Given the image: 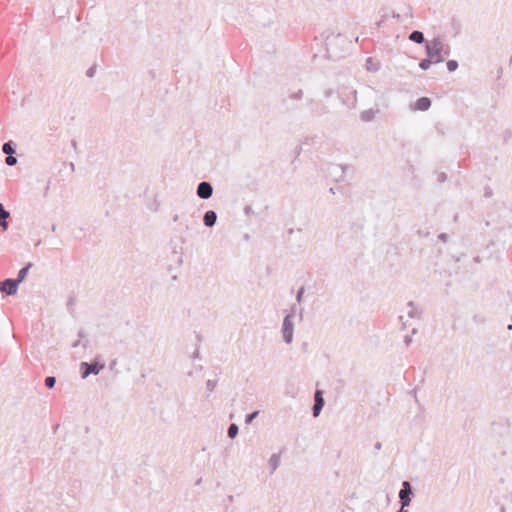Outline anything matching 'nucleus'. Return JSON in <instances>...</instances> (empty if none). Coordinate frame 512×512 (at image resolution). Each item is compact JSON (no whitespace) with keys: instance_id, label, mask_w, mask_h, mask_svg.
Here are the masks:
<instances>
[{"instance_id":"nucleus-1","label":"nucleus","mask_w":512,"mask_h":512,"mask_svg":"<svg viewBox=\"0 0 512 512\" xmlns=\"http://www.w3.org/2000/svg\"><path fill=\"white\" fill-rule=\"evenodd\" d=\"M325 42L327 54L333 60L343 58L350 50L351 42L340 33L327 35Z\"/></svg>"},{"instance_id":"nucleus-2","label":"nucleus","mask_w":512,"mask_h":512,"mask_svg":"<svg viewBox=\"0 0 512 512\" xmlns=\"http://www.w3.org/2000/svg\"><path fill=\"white\" fill-rule=\"evenodd\" d=\"M444 51V43L439 37H435L432 40L426 42L425 52L428 58H430L435 64L442 63L444 57L442 53Z\"/></svg>"},{"instance_id":"nucleus-3","label":"nucleus","mask_w":512,"mask_h":512,"mask_svg":"<svg viewBox=\"0 0 512 512\" xmlns=\"http://www.w3.org/2000/svg\"><path fill=\"white\" fill-rule=\"evenodd\" d=\"M297 311L296 306H293L291 308V313H288L283 320L282 324V337L286 344H290L293 341V334H294V322H293V314H295Z\"/></svg>"},{"instance_id":"nucleus-4","label":"nucleus","mask_w":512,"mask_h":512,"mask_svg":"<svg viewBox=\"0 0 512 512\" xmlns=\"http://www.w3.org/2000/svg\"><path fill=\"white\" fill-rule=\"evenodd\" d=\"M104 368V364H100L98 362H81L80 363V372L81 377L83 379L87 378L90 374L97 375Z\"/></svg>"},{"instance_id":"nucleus-5","label":"nucleus","mask_w":512,"mask_h":512,"mask_svg":"<svg viewBox=\"0 0 512 512\" xmlns=\"http://www.w3.org/2000/svg\"><path fill=\"white\" fill-rule=\"evenodd\" d=\"M413 495V489L409 481L402 482V488L399 491V502L403 507H408L411 503V496Z\"/></svg>"},{"instance_id":"nucleus-6","label":"nucleus","mask_w":512,"mask_h":512,"mask_svg":"<svg viewBox=\"0 0 512 512\" xmlns=\"http://www.w3.org/2000/svg\"><path fill=\"white\" fill-rule=\"evenodd\" d=\"M18 286L19 284L15 279L8 278L0 282V291L12 296L17 293Z\"/></svg>"},{"instance_id":"nucleus-7","label":"nucleus","mask_w":512,"mask_h":512,"mask_svg":"<svg viewBox=\"0 0 512 512\" xmlns=\"http://www.w3.org/2000/svg\"><path fill=\"white\" fill-rule=\"evenodd\" d=\"M197 196L201 199H209L213 194V187L211 183L202 181L197 186Z\"/></svg>"},{"instance_id":"nucleus-8","label":"nucleus","mask_w":512,"mask_h":512,"mask_svg":"<svg viewBox=\"0 0 512 512\" xmlns=\"http://www.w3.org/2000/svg\"><path fill=\"white\" fill-rule=\"evenodd\" d=\"M314 405L312 407V414L314 417L319 416L320 412L322 411L325 401L323 398V392L321 390H316L314 394Z\"/></svg>"},{"instance_id":"nucleus-9","label":"nucleus","mask_w":512,"mask_h":512,"mask_svg":"<svg viewBox=\"0 0 512 512\" xmlns=\"http://www.w3.org/2000/svg\"><path fill=\"white\" fill-rule=\"evenodd\" d=\"M342 102L351 109L355 108L357 102V91L352 88L348 89L347 92L342 94Z\"/></svg>"},{"instance_id":"nucleus-10","label":"nucleus","mask_w":512,"mask_h":512,"mask_svg":"<svg viewBox=\"0 0 512 512\" xmlns=\"http://www.w3.org/2000/svg\"><path fill=\"white\" fill-rule=\"evenodd\" d=\"M431 99L428 97H420L414 103L413 109L418 111H427L431 107Z\"/></svg>"},{"instance_id":"nucleus-11","label":"nucleus","mask_w":512,"mask_h":512,"mask_svg":"<svg viewBox=\"0 0 512 512\" xmlns=\"http://www.w3.org/2000/svg\"><path fill=\"white\" fill-rule=\"evenodd\" d=\"M217 221V214L213 210H208L203 216V223L206 227H213Z\"/></svg>"},{"instance_id":"nucleus-12","label":"nucleus","mask_w":512,"mask_h":512,"mask_svg":"<svg viewBox=\"0 0 512 512\" xmlns=\"http://www.w3.org/2000/svg\"><path fill=\"white\" fill-rule=\"evenodd\" d=\"M10 217V212L4 208V205L0 203V227L3 230H7L8 222L7 219Z\"/></svg>"},{"instance_id":"nucleus-13","label":"nucleus","mask_w":512,"mask_h":512,"mask_svg":"<svg viewBox=\"0 0 512 512\" xmlns=\"http://www.w3.org/2000/svg\"><path fill=\"white\" fill-rule=\"evenodd\" d=\"M409 40L414 42V43H417V44H423L425 43L426 44V40H425V37H424V34L423 32L421 31H418V30H414L412 31L410 34H409Z\"/></svg>"},{"instance_id":"nucleus-14","label":"nucleus","mask_w":512,"mask_h":512,"mask_svg":"<svg viewBox=\"0 0 512 512\" xmlns=\"http://www.w3.org/2000/svg\"><path fill=\"white\" fill-rule=\"evenodd\" d=\"M268 465L270 467V474H273L280 465V454H272L269 458Z\"/></svg>"},{"instance_id":"nucleus-15","label":"nucleus","mask_w":512,"mask_h":512,"mask_svg":"<svg viewBox=\"0 0 512 512\" xmlns=\"http://www.w3.org/2000/svg\"><path fill=\"white\" fill-rule=\"evenodd\" d=\"M32 266H33V264L31 262H29L27 265H25L23 268H21L19 270L18 276L15 279L18 284H20L21 282H23L25 280V278L27 277V274Z\"/></svg>"},{"instance_id":"nucleus-16","label":"nucleus","mask_w":512,"mask_h":512,"mask_svg":"<svg viewBox=\"0 0 512 512\" xmlns=\"http://www.w3.org/2000/svg\"><path fill=\"white\" fill-rule=\"evenodd\" d=\"M407 308H408L407 315L409 318H419L420 317V311L415 307V305L412 301L408 302Z\"/></svg>"},{"instance_id":"nucleus-17","label":"nucleus","mask_w":512,"mask_h":512,"mask_svg":"<svg viewBox=\"0 0 512 512\" xmlns=\"http://www.w3.org/2000/svg\"><path fill=\"white\" fill-rule=\"evenodd\" d=\"M2 152L6 155L15 154L16 145L13 141L5 142L2 146Z\"/></svg>"},{"instance_id":"nucleus-18","label":"nucleus","mask_w":512,"mask_h":512,"mask_svg":"<svg viewBox=\"0 0 512 512\" xmlns=\"http://www.w3.org/2000/svg\"><path fill=\"white\" fill-rule=\"evenodd\" d=\"M375 118V111L373 109H368L360 114V119L363 122H370Z\"/></svg>"},{"instance_id":"nucleus-19","label":"nucleus","mask_w":512,"mask_h":512,"mask_svg":"<svg viewBox=\"0 0 512 512\" xmlns=\"http://www.w3.org/2000/svg\"><path fill=\"white\" fill-rule=\"evenodd\" d=\"M239 432V428L235 423L230 424L227 430V435L229 438L234 439Z\"/></svg>"},{"instance_id":"nucleus-20","label":"nucleus","mask_w":512,"mask_h":512,"mask_svg":"<svg viewBox=\"0 0 512 512\" xmlns=\"http://www.w3.org/2000/svg\"><path fill=\"white\" fill-rule=\"evenodd\" d=\"M432 64H435L430 58H425V59H422L420 62H419V67L422 69V70H428L430 68V66Z\"/></svg>"},{"instance_id":"nucleus-21","label":"nucleus","mask_w":512,"mask_h":512,"mask_svg":"<svg viewBox=\"0 0 512 512\" xmlns=\"http://www.w3.org/2000/svg\"><path fill=\"white\" fill-rule=\"evenodd\" d=\"M56 384V378L53 376H48L45 378V386L48 389H52Z\"/></svg>"},{"instance_id":"nucleus-22","label":"nucleus","mask_w":512,"mask_h":512,"mask_svg":"<svg viewBox=\"0 0 512 512\" xmlns=\"http://www.w3.org/2000/svg\"><path fill=\"white\" fill-rule=\"evenodd\" d=\"M458 68V62L456 60H449L447 62V69L449 72H454Z\"/></svg>"},{"instance_id":"nucleus-23","label":"nucleus","mask_w":512,"mask_h":512,"mask_svg":"<svg viewBox=\"0 0 512 512\" xmlns=\"http://www.w3.org/2000/svg\"><path fill=\"white\" fill-rule=\"evenodd\" d=\"M258 414H259L258 411H254L252 413L247 414L245 416V423L250 424L258 416Z\"/></svg>"},{"instance_id":"nucleus-24","label":"nucleus","mask_w":512,"mask_h":512,"mask_svg":"<svg viewBox=\"0 0 512 512\" xmlns=\"http://www.w3.org/2000/svg\"><path fill=\"white\" fill-rule=\"evenodd\" d=\"M217 386V380H208L206 382V389L209 391V392H213L214 389L216 388Z\"/></svg>"},{"instance_id":"nucleus-25","label":"nucleus","mask_w":512,"mask_h":512,"mask_svg":"<svg viewBox=\"0 0 512 512\" xmlns=\"http://www.w3.org/2000/svg\"><path fill=\"white\" fill-rule=\"evenodd\" d=\"M5 162L8 166H14L17 163L16 157L13 154L7 155Z\"/></svg>"},{"instance_id":"nucleus-26","label":"nucleus","mask_w":512,"mask_h":512,"mask_svg":"<svg viewBox=\"0 0 512 512\" xmlns=\"http://www.w3.org/2000/svg\"><path fill=\"white\" fill-rule=\"evenodd\" d=\"M88 343L89 341L87 339H85L83 342L82 340L78 339L77 341H75L73 344H72V347L73 348H76L78 347L79 345H82L84 348H86L88 346Z\"/></svg>"},{"instance_id":"nucleus-27","label":"nucleus","mask_w":512,"mask_h":512,"mask_svg":"<svg viewBox=\"0 0 512 512\" xmlns=\"http://www.w3.org/2000/svg\"><path fill=\"white\" fill-rule=\"evenodd\" d=\"M302 96H303L302 90H298L297 92L291 94L290 98L294 99V100H300L302 98Z\"/></svg>"},{"instance_id":"nucleus-28","label":"nucleus","mask_w":512,"mask_h":512,"mask_svg":"<svg viewBox=\"0 0 512 512\" xmlns=\"http://www.w3.org/2000/svg\"><path fill=\"white\" fill-rule=\"evenodd\" d=\"M304 294V287H301L298 292H297V295H296V301L298 303H300L302 301V296Z\"/></svg>"},{"instance_id":"nucleus-29","label":"nucleus","mask_w":512,"mask_h":512,"mask_svg":"<svg viewBox=\"0 0 512 512\" xmlns=\"http://www.w3.org/2000/svg\"><path fill=\"white\" fill-rule=\"evenodd\" d=\"M446 179H447V175H446V173H440V174L438 175V181H439V182H444Z\"/></svg>"},{"instance_id":"nucleus-30","label":"nucleus","mask_w":512,"mask_h":512,"mask_svg":"<svg viewBox=\"0 0 512 512\" xmlns=\"http://www.w3.org/2000/svg\"><path fill=\"white\" fill-rule=\"evenodd\" d=\"M438 238H439V240L446 242L448 239V235L446 233H441V234H439Z\"/></svg>"},{"instance_id":"nucleus-31","label":"nucleus","mask_w":512,"mask_h":512,"mask_svg":"<svg viewBox=\"0 0 512 512\" xmlns=\"http://www.w3.org/2000/svg\"><path fill=\"white\" fill-rule=\"evenodd\" d=\"M94 73H95L94 67H91V68H89V69L87 70L86 75H87L88 77H93V76H94Z\"/></svg>"},{"instance_id":"nucleus-32","label":"nucleus","mask_w":512,"mask_h":512,"mask_svg":"<svg viewBox=\"0 0 512 512\" xmlns=\"http://www.w3.org/2000/svg\"><path fill=\"white\" fill-rule=\"evenodd\" d=\"M78 337H79L80 340L86 338V333H85V331L83 329L79 330Z\"/></svg>"},{"instance_id":"nucleus-33","label":"nucleus","mask_w":512,"mask_h":512,"mask_svg":"<svg viewBox=\"0 0 512 512\" xmlns=\"http://www.w3.org/2000/svg\"><path fill=\"white\" fill-rule=\"evenodd\" d=\"M404 342L406 345H409L412 342V337L410 335L405 336Z\"/></svg>"},{"instance_id":"nucleus-34","label":"nucleus","mask_w":512,"mask_h":512,"mask_svg":"<svg viewBox=\"0 0 512 512\" xmlns=\"http://www.w3.org/2000/svg\"><path fill=\"white\" fill-rule=\"evenodd\" d=\"M443 53H445L446 55L449 54V46L448 45L444 44V51H443Z\"/></svg>"},{"instance_id":"nucleus-35","label":"nucleus","mask_w":512,"mask_h":512,"mask_svg":"<svg viewBox=\"0 0 512 512\" xmlns=\"http://www.w3.org/2000/svg\"><path fill=\"white\" fill-rule=\"evenodd\" d=\"M193 358H198L199 357V350L196 349L192 355Z\"/></svg>"},{"instance_id":"nucleus-36","label":"nucleus","mask_w":512,"mask_h":512,"mask_svg":"<svg viewBox=\"0 0 512 512\" xmlns=\"http://www.w3.org/2000/svg\"><path fill=\"white\" fill-rule=\"evenodd\" d=\"M381 447H382V445H381V443H380V442H376V443H375V449H376V450H380V449H381Z\"/></svg>"},{"instance_id":"nucleus-37","label":"nucleus","mask_w":512,"mask_h":512,"mask_svg":"<svg viewBox=\"0 0 512 512\" xmlns=\"http://www.w3.org/2000/svg\"><path fill=\"white\" fill-rule=\"evenodd\" d=\"M406 507H403V505H401V508L398 512H409L408 510L405 509Z\"/></svg>"},{"instance_id":"nucleus-38","label":"nucleus","mask_w":512,"mask_h":512,"mask_svg":"<svg viewBox=\"0 0 512 512\" xmlns=\"http://www.w3.org/2000/svg\"><path fill=\"white\" fill-rule=\"evenodd\" d=\"M178 220H179V215H177V214H176V215H174V216H173V221H174V222H177Z\"/></svg>"},{"instance_id":"nucleus-39","label":"nucleus","mask_w":512,"mask_h":512,"mask_svg":"<svg viewBox=\"0 0 512 512\" xmlns=\"http://www.w3.org/2000/svg\"><path fill=\"white\" fill-rule=\"evenodd\" d=\"M299 316H300V318H302V317H303V309H302V308H301V309H300V311H299Z\"/></svg>"},{"instance_id":"nucleus-40","label":"nucleus","mask_w":512,"mask_h":512,"mask_svg":"<svg viewBox=\"0 0 512 512\" xmlns=\"http://www.w3.org/2000/svg\"><path fill=\"white\" fill-rule=\"evenodd\" d=\"M331 95V91L326 92V97H329Z\"/></svg>"},{"instance_id":"nucleus-41","label":"nucleus","mask_w":512,"mask_h":512,"mask_svg":"<svg viewBox=\"0 0 512 512\" xmlns=\"http://www.w3.org/2000/svg\"><path fill=\"white\" fill-rule=\"evenodd\" d=\"M70 168H72V170H74V164L73 163L70 164Z\"/></svg>"},{"instance_id":"nucleus-42","label":"nucleus","mask_w":512,"mask_h":512,"mask_svg":"<svg viewBox=\"0 0 512 512\" xmlns=\"http://www.w3.org/2000/svg\"><path fill=\"white\" fill-rule=\"evenodd\" d=\"M416 332H417V329H416V328H414V329L412 330V333H413V334H415Z\"/></svg>"},{"instance_id":"nucleus-43","label":"nucleus","mask_w":512,"mask_h":512,"mask_svg":"<svg viewBox=\"0 0 512 512\" xmlns=\"http://www.w3.org/2000/svg\"><path fill=\"white\" fill-rule=\"evenodd\" d=\"M228 498H229V501L233 500V496L232 495H230Z\"/></svg>"},{"instance_id":"nucleus-44","label":"nucleus","mask_w":512,"mask_h":512,"mask_svg":"<svg viewBox=\"0 0 512 512\" xmlns=\"http://www.w3.org/2000/svg\"><path fill=\"white\" fill-rule=\"evenodd\" d=\"M55 230H56V226H55V225H53V226H52V231H55Z\"/></svg>"},{"instance_id":"nucleus-45","label":"nucleus","mask_w":512,"mask_h":512,"mask_svg":"<svg viewBox=\"0 0 512 512\" xmlns=\"http://www.w3.org/2000/svg\"><path fill=\"white\" fill-rule=\"evenodd\" d=\"M508 329L512 330V324L508 325Z\"/></svg>"}]
</instances>
